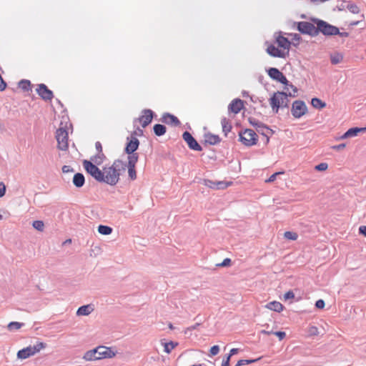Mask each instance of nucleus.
Masks as SVG:
<instances>
[{"instance_id": "nucleus-1", "label": "nucleus", "mask_w": 366, "mask_h": 366, "mask_svg": "<svg viewBox=\"0 0 366 366\" xmlns=\"http://www.w3.org/2000/svg\"><path fill=\"white\" fill-rule=\"evenodd\" d=\"M85 170L97 181L105 182L110 185H116L119 179L122 172L126 168V164L121 160H116L109 167H104L100 170L95 164L88 160L83 162Z\"/></svg>"}, {"instance_id": "nucleus-2", "label": "nucleus", "mask_w": 366, "mask_h": 366, "mask_svg": "<svg viewBox=\"0 0 366 366\" xmlns=\"http://www.w3.org/2000/svg\"><path fill=\"white\" fill-rule=\"evenodd\" d=\"M290 41L282 32H278L274 34V42L267 46L266 51L272 57L285 59L290 54Z\"/></svg>"}, {"instance_id": "nucleus-3", "label": "nucleus", "mask_w": 366, "mask_h": 366, "mask_svg": "<svg viewBox=\"0 0 366 366\" xmlns=\"http://www.w3.org/2000/svg\"><path fill=\"white\" fill-rule=\"evenodd\" d=\"M269 104L274 112L277 113L280 108L287 107L288 99L286 92H277L269 99Z\"/></svg>"}, {"instance_id": "nucleus-4", "label": "nucleus", "mask_w": 366, "mask_h": 366, "mask_svg": "<svg viewBox=\"0 0 366 366\" xmlns=\"http://www.w3.org/2000/svg\"><path fill=\"white\" fill-rule=\"evenodd\" d=\"M312 21L317 25V35L322 33L326 36L337 35L339 33V29L327 22L318 19H312Z\"/></svg>"}, {"instance_id": "nucleus-5", "label": "nucleus", "mask_w": 366, "mask_h": 366, "mask_svg": "<svg viewBox=\"0 0 366 366\" xmlns=\"http://www.w3.org/2000/svg\"><path fill=\"white\" fill-rule=\"evenodd\" d=\"M46 347V344L41 342H37L35 345H29L17 352V357L19 359H26L31 356L39 353L41 350Z\"/></svg>"}, {"instance_id": "nucleus-6", "label": "nucleus", "mask_w": 366, "mask_h": 366, "mask_svg": "<svg viewBox=\"0 0 366 366\" xmlns=\"http://www.w3.org/2000/svg\"><path fill=\"white\" fill-rule=\"evenodd\" d=\"M239 141L247 147L255 145L258 141L257 134L251 129H247L239 133Z\"/></svg>"}, {"instance_id": "nucleus-7", "label": "nucleus", "mask_w": 366, "mask_h": 366, "mask_svg": "<svg viewBox=\"0 0 366 366\" xmlns=\"http://www.w3.org/2000/svg\"><path fill=\"white\" fill-rule=\"evenodd\" d=\"M56 139L58 148L62 151L67 150L69 147V135L67 130L63 127H59L56 132Z\"/></svg>"}, {"instance_id": "nucleus-8", "label": "nucleus", "mask_w": 366, "mask_h": 366, "mask_svg": "<svg viewBox=\"0 0 366 366\" xmlns=\"http://www.w3.org/2000/svg\"><path fill=\"white\" fill-rule=\"evenodd\" d=\"M297 29L303 34H308L312 36H317V25L308 21H300L295 23Z\"/></svg>"}, {"instance_id": "nucleus-9", "label": "nucleus", "mask_w": 366, "mask_h": 366, "mask_svg": "<svg viewBox=\"0 0 366 366\" xmlns=\"http://www.w3.org/2000/svg\"><path fill=\"white\" fill-rule=\"evenodd\" d=\"M128 162L126 167L128 169V174L132 180L137 179V172L135 169L136 164L138 161L139 156L137 154L128 156Z\"/></svg>"}, {"instance_id": "nucleus-10", "label": "nucleus", "mask_w": 366, "mask_h": 366, "mask_svg": "<svg viewBox=\"0 0 366 366\" xmlns=\"http://www.w3.org/2000/svg\"><path fill=\"white\" fill-rule=\"evenodd\" d=\"M307 106L302 101H295L292 106L291 112L295 118H300L307 112Z\"/></svg>"}, {"instance_id": "nucleus-11", "label": "nucleus", "mask_w": 366, "mask_h": 366, "mask_svg": "<svg viewBox=\"0 0 366 366\" xmlns=\"http://www.w3.org/2000/svg\"><path fill=\"white\" fill-rule=\"evenodd\" d=\"M98 357L99 360L112 358L116 356L117 352L112 347L106 346L97 347Z\"/></svg>"}, {"instance_id": "nucleus-12", "label": "nucleus", "mask_w": 366, "mask_h": 366, "mask_svg": "<svg viewBox=\"0 0 366 366\" xmlns=\"http://www.w3.org/2000/svg\"><path fill=\"white\" fill-rule=\"evenodd\" d=\"M154 113L151 109H144L142 112V115L135 119L139 122L142 127H146L149 125L153 119Z\"/></svg>"}, {"instance_id": "nucleus-13", "label": "nucleus", "mask_w": 366, "mask_h": 366, "mask_svg": "<svg viewBox=\"0 0 366 366\" xmlns=\"http://www.w3.org/2000/svg\"><path fill=\"white\" fill-rule=\"evenodd\" d=\"M182 137L191 149L194 151H202V147L189 132H184L183 133Z\"/></svg>"}, {"instance_id": "nucleus-14", "label": "nucleus", "mask_w": 366, "mask_h": 366, "mask_svg": "<svg viewBox=\"0 0 366 366\" xmlns=\"http://www.w3.org/2000/svg\"><path fill=\"white\" fill-rule=\"evenodd\" d=\"M268 75L272 79L277 80L285 85H287L288 80L286 76L277 68H270L268 70Z\"/></svg>"}, {"instance_id": "nucleus-15", "label": "nucleus", "mask_w": 366, "mask_h": 366, "mask_svg": "<svg viewBox=\"0 0 366 366\" xmlns=\"http://www.w3.org/2000/svg\"><path fill=\"white\" fill-rule=\"evenodd\" d=\"M36 92L43 99L46 101L51 100L53 98L52 92L50 89H49L47 86L44 84L38 85Z\"/></svg>"}, {"instance_id": "nucleus-16", "label": "nucleus", "mask_w": 366, "mask_h": 366, "mask_svg": "<svg viewBox=\"0 0 366 366\" xmlns=\"http://www.w3.org/2000/svg\"><path fill=\"white\" fill-rule=\"evenodd\" d=\"M139 142L136 137H132L127 143L125 148V152L129 155L134 154V153L139 147Z\"/></svg>"}, {"instance_id": "nucleus-17", "label": "nucleus", "mask_w": 366, "mask_h": 366, "mask_svg": "<svg viewBox=\"0 0 366 366\" xmlns=\"http://www.w3.org/2000/svg\"><path fill=\"white\" fill-rule=\"evenodd\" d=\"M243 102L241 99H234L229 105L228 109L234 114H238L243 108Z\"/></svg>"}, {"instance_id": "nucleus-18", "label": "nucleus", "mask_w": 366, "mask_h": 366, "mask_svg": "<svg viewBox=\"0 0 366 366\" xmlns=\"http://www.w3.org/2000/svg\"><path fill=\"white\" fill-rule=\"evenodd\" d=\"M366 127H353L349 129L341 137L340 139H346L352 137L357 136L360 132H365Z\"/></svg>"}, {"instance_id": "nucleus-19", "label": "nucleus", "mask_w": 366, "mask_h": 366, "mask_svg": "<svg viewBox=\"0 0 366 366\" xmlns=\"http://www.w3.org/2000/svg\"><path fill=\"white\" fill-rule=\"evenodd\" d=\"M162 120L165 124L174 126L179 125L180 124V122L177 117L170 114H166L163 115Z\"/></svg>"}, {"instance_id": "nucleus-20", "label": "nucleus", "mask_w": 366, "mask_h": 366, "mask_svg": "<svg viewBox=\"0 0 366 366\" xmlns=\"http://www.w3.org/2000/svg\"><path fill=\"white\" fill-rule=\"evenodd\" d=\"M265 307L268 310L281 312L284 310V306L282 304H281L280 302L277 301H272L269 303H267L265 305Z\"/></svg>"}, {"instance_id": "nucleus-21", "label": "nucleus", "mask_w": 366, "mask_h": 366, "mask_svg": "<svg viewBox=\"0 0 366 366\" xmlns=\"http://www.w3.org/2000/svg\"><path fill=\"white\" fill-rule=\"evenodd\" d=\"M204 141L209 144L214 145L219 143L221 139L218 135L208 133L204 135Z\"/></svg>"}, {"instance_id": "nucleus-22", "label": "nucleus", "mask_w": 366, "mask_h": 366, "mask_svg": "<svg viewBox=\"0 0 366 366\" xmlns=\"http://www.w3.org/2000/svg\"><path fill=\"white\" fill-rule=\"evenodd\" d=\"M83 359L86 361L99 360L97 347L86 352L83 356Z\"/></svg>"}, {"instance_id": "nucleus-23", "label": "nucleus", "mask_w": 366, "mask_h": 366, "mask_svg": "<svg viewBox=\"0 0 366 366\" xmlns=\"http://www.w3.org/2000/svg\"><path fill=\"white\" fill-rule=\"evenodd\" d=\"M85 182L84 177L81 173H76L73 177V183L76 187H81Z\"/></svg>"}, {"instance_id": "nucleus-24", "label": "nucleus", "mask_w": 366, "mask_h": 366, "mask_svg": "<svg viewBox=\"0 0 366 366\" xmlns=\"http://www.w3.org/2000/svg\"><path fill=\"white\" fill-rule=\"evenodd\" d=\"M92 311H93L92 307L89 305H84V306L80 307L78 309L76 314H77V315H88Z\"/></svg>"}, {"instance_id": "nucleus-25", "label": "nucleus", "mask_w": 366, "mask_h": 366, "mask_svg": "<svg viewBox=\"0 0 366 366\" xmlns=\"http://www.w3.org/2000/svg\"><path fill=\"white\" fill-rule=\"evenodd\" d=\"M221 124H222V132H224V135L227 136V134L232 129V125H231L229 121L227 118L222 119Z\"/></svg>"}, {"instance_id": "nucleus-26", "label": "nucleus", "mask_w": 366, "mask_h": 366, "mask_svg": "<svg viewBox=\"0 0 366 366\" xmlns=\"http://www.w3.org/2000/svg\"><path fill=\"white\" fill-rule=\"evenodd\" d=\"M162 345L164 346V351L167 354H169L171 351L178 345V342L173 341H170L169 342H163L162 341Z\"/></svg>"}, {"instance_id": "nucleus-27", "label": "nucleus", "mask_w": 366, "mask_h": 366, "mask_svg": "<svg viewBox=\"0 0 366 366\" xmlns=\"http://www.w3.org/2000/svg\"><path fill=\"white\" fill-rule=\"evenodd\" d=\"M343 60V55L339 52H335L330 54V61L332 64H337Z\"/></svg>"}, {"instance_id": "nucleus-28", "label": "nucleus", "mask_w": 366, "mask_h": 366, "mask_svg": "<svg viewBox=\"0 0 366 366\" xmlns=\"http://www.w3.org/2000/svg\"><path fill=\"white\" fill-rule=\"evenodd\" d=\"M154 132L157 136H162L166 133V127L160 124H157L154 126Z\"/></svg>"}, {"instance_id": "nucleus-29", "label": "nucleus", "mask_w": 366, "mask_h": 366, "mask_svg": "<svg viewBox=\"0 0 366 366\" xmlns=\"http://www.w3.org/2000/svg\"><path fill=\"white\" fill-rule=\"evenodd\" d=\"M311 104L312 107L316 109H322L326 106V104L318 98H313L311 101Z\"/></svg>"}, {"instance_id": "nucleus-30", "label": "nucleus", "mask_w": 366, "mask_h": 366, "mask_svg": "<svg viewBox=\"0 0 366 366\" xmlns=\"http://www.w3.org/2000/svg\"><path fill=\"white\" fill-rule=\"evenodd\" d=\"M98 232L102 234L108 235L112 232V228L106 225H99L98 227Z\"/></svg>"}, {"instance_id": "nucleus-31", "label": "nucleus", "mask_w": 366, "mask_h": 366, "mask_svg": "<svg viewBox=\"0 0 366 366\" xmlns=\"http://www.w3.org/2000/svg\"><path fill=\"white\" fill-rule=\"evenodd\" d=\"M292 38L291 45L292 44L295 46H297L302 40V38L298 34H289Z\"/></svg>"}, {"instance_id": "nucleus-32", "label": "nucleus", "mask_w": 366, "mask_h": 366, "mask_svg": "<svg viewBox=\"0 0 366 366\" xmlns=\"http://www.w3.org/2000/svg\"><path fill=\"white\" fill-rule=\"evenodd\" d=\"M23 325V323L19 322H11L7 325V328L9 331L18 330Z\"/></svg>"}, {"instance_id": "nucleus-33", "label": "nucleus", "mask_w": 366, "mask_h": 366, "mask_svg": "<svg viewBox=\"0 0 366 366\" xmlns=\"http://www.w3.org/2000/svg\"><path fill=\"white\" fill-rule=\"evenodd\" d=\"M19 86L24 91H29L31 89V83L29 80H21Z\"/></svg>"}, {"instance_id": "nucleus-34", "label": "nucleus", "mask_w": 366, "mask_h": 366, "mask_svg": "<svg viewBox=\"0 0 366 366\" xmlns=\"http://www.w3.org/2000/svg\"><path fill=\"white\" fill-rule=\"evenodd\" d=\"M285 89L289 93L290 96L295 97V94L297 92V88L294 85H292L291 84H290L289 82L287 83V85H285Z\"/></svg>"}, {"instance_id": "nucleus-35", "label": "nucleus", "mask_w": 366, "mask_h": 366, "mask_svg": "<svg viewBox=\"0 0 366 366\" xmlns=\"http://www.w3.org/2000/svg\"><path fill=\"white\" fill-rule=\"evenodd\" d=\"M204 184L211 188V189H225L227 187V185H224V187H216V182H212L211 180H205L204 181Z\"/></svg>"}, {"instance_id": "nucleus-36", "label": "nucleus", "mask_w": 366, "mask_h": 366, "mask_svg": "<svg viewBox=\"0 0 366 366\" xmlns=\"http://www.w3.org/2000/svg\"><path fill=\"white\" fill-rule=\"evenodd\" d=\"M33 227L38 231L42 232L44 228V224L43 221L36 220L33 222Z\"/></svg>"}, {"instance_id": "nucleus-37", "label": "nucleus", "mask_w": 366, "mask_h": 366, "mask_svg": "<svg viewBox=\"0 0 366 366\" xmlns=\"http://www.w3.org/2000/svg\"><path fill=\"white\" fill-rule=\"evenodd\" d=\"M284 237L290 240H296L298 235L296 232L287 231L284 233Z\"/></svg>"}, {"instance_id": "nucleus-38", "label": "nucleus", "mask_w": 366, "mask_h": 366, "mask_svg": "<svg viewBox=\"0 0 366 366\" xmlns=\"http://www.w3.org/2000/svg\"><path fill=\"white\" fill-rule=\"evenodd\" d=\"M328 168V164L325 162L320 163L315 167V169L317 171L323 172L327 170Z\"/></svg>"}, {"instance_id": "nucleus-39", "label": "nucleus", "mask_w": 366, "mask_h": 366, "mask_svg": "<svg viewBox=\"0 0 366 366\" xmlns=\"http://www.w3.org/2000/svg\"><path fill=\"white\" fill-rule=\"evenodd\" d=\"M257 360H241L237 362L235 366L244 365L245 364H250L254 362Z\"/></svg>"}, {"instance_id": "nucleus-40", "label": "nucleus", "mask_w": 366, "mask_h": 366, "mask_svg": "<svg viewBox=\"0 0 366 366\" xmlns=\"http://www.w3.org/2000/svg\"><path fill=\"white\" fill-rule=\"evenodd\" d=\"M219 352V347L218 345H214L210 348L209 352L211 356L217 355Z\"/></svg>"}, {"instance_id": "nucleus-41", "label": "nucleus", "mask_w": 366, "mask_h": 366, "mask_svg": "<svg viewBox=\"0 0 366 366\" xmlns=\"http://www.w3.org/2000/svg\"><path fill=\"white\" fill-rule=\"evenodd\" d=\"M283 174V172H276V173H274L273 174H272L269 179H267V180H265V182L268 183V182H274L275 179H276V177L277 175L279 174Z\"/></svg>"}, {"instance_id": "nucleus-42", "label": "nucleus", "mask_w": 366, "mask_h": 366, "mask_svg": "<svg viewBox=\"0 0 366 366\" xmlns=\"http://www.w3.org/2000/svg\"><path fill=\"white\" fill-rule=\"evenodd\" d=\"M231 264V259L229 258H226L223 260V262L220 264H218L219 267H228Z\"/></svg>"}, {"instance_id": "nucleus-43", "label": "nucleus", "mask_w": 366, "mask_h": 366, "mask_svg": "<svg viewBox=\"0 0 366 366\" xmlns=\"http://www.w3.org/2000/svg\"><path fill=\"white\" fill-rule=\"evenodd\" d=\"M6 88V83L3 79L1 75L0 74V91L3 92Z\"/></svg>"}, {"instance_id": "nucleus-44", "label": "nucleus", "mask_w": 366, "mask_h": 366, "mask_svg": "<svg viewBox=\"0 0 366 366\" xmlns=\"http://www.w3.org/2000/svg\"><path fill=\"white\" fill-rule=\"evenodd\" d=\"M295 297V294L292 291L290 290L287 292L285 295L284 298L285 300H289V299H293Z\"/></svg>"}, {"instance_id": "nucleus-45", "label": "nucleus", "mask_w": 366, "mask_h": 366, "mask_svg": "<svg viewBox=\"0 0 366 366\" xmlns=\"http://www.w3.org/2000/svg\"><path fill=\"white\" fill-rule=\"evenodd\" d=\"M273 334L274 335H276L279 338L280 340H283L286 336V333L285 332H281V331L275 332Z\"/></svg>"}, {"instance_id": "nucleus-46", "label": "nucleus", "mask_w": 366, "mask_h": 366, "mask_svg": "<svg viewBox=\"0 0 366 366\" xmlns=\"http://www.w3.org/2000/svg\"><path fill=\"white\" fill-rule=\"evenodd\" d=\"M6 193V186L3 182H0V197L4 196Z\"/></svg>"}, {"instance_id": "nucleus-47", "label": "nucleus", "mask_w": 366, "mask_h": 366, "mask_svg": "<svg viewBox=\"0 0 366 366\" xmlns=\"http://www.w3.org/2000/svg\"><path fill=\"white\" fill-rule=\"evenodd\" d=\"M325 302L322 300H319L315 303V306L318 309H323L325 307Z\"/></svg>"}, {"instance_id": "nucleus-48", "label": "nucleus", "mask_w": 366, "mask_h": 366, "mask_svg": "<svg viewBox=\"0 0 366 366\" xmlns=\"http://www.w3.org/2000/svg\"><path fill=\"white\" fill-rule=\"evenodd\" d=\"M349 9L350 11H352L354 14H357V13H359V11H360L359 8L356 5L350 6Z\"/></svg>"}, {"instance_id": "nucleus-49", "label": "nucleus", "mask_w": 366, "mask_h": 366, "mask_svg": "<svg viewBox=\"0 0 366 366\" xmlns=\"http://www.w3.org/2000/svg\"><path fill=\"white\" fill-rule=\"evenodd\" d=\"M95 147H96L97 150L98 151V152L99 154H101L102 156H103V154H102V144L99 142H97L95 144Z\"/></svg>"}, {"instance_id": "nucleus-50", "label": "nucleus", "mask_w": 366, "mask_h": 366, "mask_svg": "<svg viewBox=\"0 0 366 366\" xmlns=\"http://www.w3.org/2000/svg\"><path fill=\"white\" fill-rule=\"evenodd\" d=\"M346 147L345 144H340L338 145L333 146L332 148L335 150H342Z\"/></svg>"}, {"instance_id": "nucleus-51", "label": "nucleus", "mask_w": 366, "mask_h": 366, "mask_svg": "<svg viewBox=\"0 0 366 366\" xmlns=\"http://www.w3.org/2000/svg\"><path fill=\"white\" fill-rule=\"evenodd\" d=\"M310 332L312 335H317L318 334V328L315 326H312L310 327Z\"/></svg>"}, {"instance_id": "nucleus-52", "label": "nucleus", "mask_w": 366, "mask_h": 366, "mask_svg": "<svg viewBox=\"0 0 366 366\" xmlns=\"http://www.w3.org/2000/svg\"><path fill=\"white\" fill-rule=\"evenodd\" d=\"M92 160L94 161L97 164H101L102 162V158L100 155H98L97 157H94L92 158Z\"/></svg>"}, {"instance_id": "nucleus-53", "label": "nucleus", "mask_w": 366, "mask_h": 366, "mask_svg": "<svg viewBox=\"0 0 366 366\" xmlns=\"http://www.w3.org/2000/svg\"><path fill=\"white\" fill-rule=\"evenodd\" d=\"M231 184H232V182H227V183L224 182H216V185H217L216 187H224V185H227V187H228Z\"/></svg>"}, {"instance_id": "nucleus-54", "label": "nucleus", "mask_w": 366, "mask_h": 366, "mask_svg": "<svg viewBox=\"0 0 366 366\" xmlns=\"http://www.w3.org/2000/svg\"><path fill=\"white\" fill-rule=\"evenodd\" d=\"M229 361H230V355H228L226 357V360L223 361L222 366H230Z\"/></svg>"}, {"instance_id": "nucleus-55", "label": "nucleus", "mask_w": 366, "mask_h": 366, "mask_svg": "<svg viewBox=\"0 0 366 366\" xmlns=\"http://www.w3.org/2000/svg\"><path fill=\"white\" fill-rule=\"evenodd\" d=\"M72 171L73 169L69 166L65 165L62 167V172L64 173H67Z\"/></svg>"}, {"instance_id": "nucleus-56", "label": "nucleus", "mask_w": 366, "mask_h": 366, "mask_svg": "<svg viewBox=\"0 0 366 366\" xmlns=\"http://www.w3.org/2000/svg\"><path fill=\"white\" fill-rule=\"evenodd\" d=\"M360 233L362 234L365 237H366V226H361L359 228Z\"/></svg>"}, {"instance_id": "nucleus-57", "label": "nucleus", "mask_w": 366, "mask_h": 366, "mask_svg": "<svg viewBox=\"0 0 366 366\" xmlns=\"http://www.w3.org/2000/svg\"><path fill=\"white\" fill-rule=\"evenodd\" d=\"M238 352V349L237 348H232L230 352H229V355L232 356L233 355H235Z\"/></svg>"}, {"instance_id": "nucleus-58", "label": "nucleus", "mask_w": 366, "mask_h": 366, "mask_svg": "<svg viewBox=\"0 0 366 366\" xmlns=\"http://www.w3.org/2000/svg\"><path fill=\"white\" fill-rule=\"evenodd\" d=\"M197 325H199V324H197L196 325H194V326H192V327H188V328H187V329L185 330V331H184V333H185V334H187L188 331H189V330H194V329H196Z\"/></svg>"}, {"instance_id": "nucleus-59", "label": "nucleus", "mask_w": 366, "mask_h": 366, "mask_svg": "<svg viewBox=\"0 0 366 366\" xmlns=\"http://www.w3.org/2000/svg\"><path fill=\"white\" fill-rule=\"evenodd\" d=\"M342 37H347L349 36V34L347 32H340L337 34Z\"/></svg>"}, {"instance_id": "nucleus-60", "label": "nucleus", "mask_w": 366, "mask_h": 366, "mask_svg": "<svg viewBox=\"0 0 366 366\" xmlns=\"http://www.w3.org/2000/svg\"><path fill=\"white\" fill-rule=\"evenodd\" d=\"M262 333L264 334V335H269L273 334L274 332H272V331L262 330Z\"/></svg>"}, {"instance_id": "nucleus-61", "label": "nucleus", "mask_w": 366, "mask_h": 366, "mask_svg": "<svg viewBox=\"0 0 366 366\" xmlns=\"http://www.w3.org/2000/svg\"><path fill=\"white\" fill-rule=\"evenodd\" d=\"M358 24H359V21H352V22L350 23V26H356Z\"/></svg>"}, {"instance_id": "nucleus-62", "label": "nucleus", "mask_w": 366, "mask_h": 366, "mask_svg": "<svg viewBox=\"0 0 366 366\" xmlns=\"http://www.w3.org/2000/svg\"><path fill=\"white\" fill-rule=\"evenodd\" d=\"M137 134L139 135H142L143 134V131L142 129H139Z\"/></svg>"}, {"instance_id": "nucleus-63", "label": "nucleus", "mask_w": 366, "mask_h": 366, "mask_svg": "<svg viewBox=\"0 0 366 366\" xmlns=\"http://www.w3.org/2000/svg\"><path fill=\"white\" fill-rule=\"evenodd\" d=\"M169 329H171V330H173V329H174V327H173L172 324H171V323H169Z\"/></svg>"}, {"instance_id": "nucleus-64", "label": "nucleus", "mask_w": 366, "mask_h": 366, "mask_svg": "<svg viewBox=\"0 0 366 366\" xmlns=\"http://www.w3.org/2000/svg\"><path fill=\"white\" fill-rule=\"evenodd\" d=\"M71 242V239H67L65 243H70Z\"/></svg>"}]
</instances>
